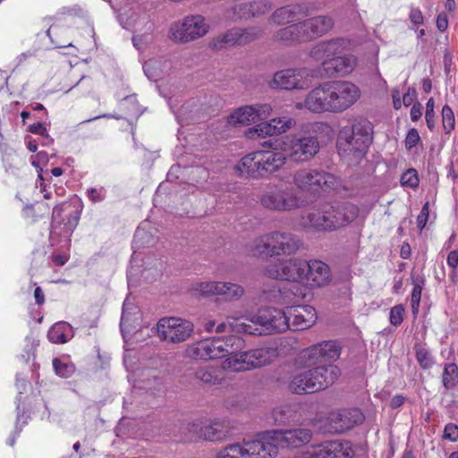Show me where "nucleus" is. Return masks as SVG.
Listing matches in <instances>:
<instances>
[{
  "label": "nucleus",
  "instance_id": "64",
  "mask_svg": "<svg viewBox=\"0 0 458 458\" xmlns=\"http://www.w3.org/2000/svg\"><path fill=\"white\" fill-rule=\"evenodd\" d=\"M48 160V157L47 153L40 151L35 156H31V164L35 167H40V165H45Z\"/></svg>",
  "mask_w": 458,
  "mask_h": 458
},
{
  "label": "nucleus",
  "instance_id": "61",
  "mask_svg": "<svg viewBox=\"0 0 458 458\" xmlns=\"http://www.w3.org/2000/svg\"><path fill=\"white\" fill-rule=\"evenodd\" d=\"M409 18L414 25H421L424 22L422 13L419 8L412 7L411 9Z\"/></svg>",
  "mask_w": 458,
  "mask_h": 458
},
{
  "label": "nucleus",
  "instance_id": "11",
  "mask_svg": "<svg viewBox=\"0 0 458 458\" xmlns=\"http://www.w3.org/2000/svg\"><path fill=\"white\" fill-rule=\"evenodd\" d=\"M269 104L246 105L234 109L226 118L228 126H248L259 120H266L272 114Z\"/></svg>",
  "mask_w": 458,
  "mask_h": 458
},
{
  "label": "nucleus",
  "instance_id": "50",
  "mask_svg": "<svg viewBox=\"0 0 458 458\" xmlns=\"http://www.w3.org/2000/svg\"><path fill=\"white\" fill-rule=\"evenodd\" d=\"M216 458H244L242 443H233L221 448Z\"/></svg>",
  "mask_w": 458,
  "mask_h": 458
},
{
  "label": "nucleus",
  "instance_id": "33",
  "mask_svg": "<svg viewBox=\"0 0 458 458\" xmlns=\"http://www.w3.org/2000/svg\"><path fill=\"white\" fill-rule=\"evenodd\" d=\"M251 369H258L272 363L279 355L277 347L262 346L248 351Z\"/></svg>",
  "mask_w": 458,
  "mask_h": 458
},
{
  "label": "nucleus",
  "instance_id": "57",
  "mask_svg": "<svg viewBox=\"0 0 458 458\" xmlns=\"http://www.w3.org/2000/svg\"><path fill=\"white\" fill-rule=\"evenodd\" d=\"M443 438L453 443L458 442V425L454 423H447L445 426Z\"/></svg>",
  "mask_w": 458,
  "mask_h": 458
},
{
  "label": "nucleus",
  "instance_id": "18",
  "mask_svg": "<svg viewBox=\"0 0 458 458\" xmlns=\"http://www.w3.org/2000/svg\"><path fill=\"white\" fill-rule=\"evenodd\" d=\"M220 337L206 338L189 344L184 352L186 358L209 360L224 358Z\"/></svg>",
  "mask_w": 458,
  "mask_h": 458
},
{
  "label": "nucleus",
  "instance_id": "21",
  "mask_svg": "<svg viewBox=\"0 0 458 458\" xmlns=\"http://www.w3.org/2000/svg\"><path fill=\"white\" fill-rule=\"evenodd\" d=\"M277 453L284 448H300L312 439V431L308 428L272 429Z\"/></svg>",
  "mask_w": 458,
  "mask_h": 458
},
{
  "label": "nucleus",
  "instance_id": "27",
  "mask_svg": "<svg viewBox=\"0 0 458 458\" xmlns=\"http://www.w3.org/2000/svg\"><path fill=\"white\" fill-rule=\"evenodd\" d=\"M310 371L318 392L333 385L341 374L340 369L333 364L318 366Z\"/></svg>",
  "mask_w": 458,
  "mask_h": 458
},
{
  "label": "nucleus",
  "instance_id": "32",
  "mask_svg": "<svg viewBox=\"0 0 458 458\" xmlns=\"http://www.w3.org/2000/svg\"><path fill=\"white\" fill-rule=\"evenodd\" d=\"M225 357L221 363L222 370L234 373L252 370L248 351H240Z\"/></svg>",
  "mask_w": 458,
  "mask_h": 458
},
{
  "label": "nucleus",
  "instance_id": "44",
  "mask_svg": "<svg viewBox=\"0 0 458 458\" xmlns=\"http://www.w3.org/2000/svg\"><path fill=\"white\" fill-rule=\"evenodd\" d=\"M350 146L351 145H340L338 146L337 151L342 157V159L346 162L348 165H356L365 156L367 151L359 148H352L349 149V153H346L348 150L346 147Z\"/></svg>",
  "mask_w": 458,
  "mask_h": 458
},
{
  "label": "nucleus",
  "instance_id": "46",
  "mask_svg": "<svg viewBox=\"0 0 458 458\" xmlns=\"http://www.w3.org/2000/svg\"><path fill=\"white\" fill-rule=\"evenodd\" d=\"M221 344L224 357H225L228 354L242 351L244 348L245 341L240 336L231 335L223 339L221 338Z\"/></svg>",
  "mask_w": 458,
  "mask_h": 458
},
{
  "label": "nucleus",
  "instance_id": "35",
  "mask_svg": "<svg viewBox=\"0 0 458 458\" xmlns=\"http://www.w3.org/2000/svg\"><path fill=\"white\" fill-rule=\"evenodd\" d=\"M229 330L238 334L260 335L259 325L255 323V315L251 317H227Z\"/></svg>",
  "mask_w": 458,
  "mask_h": 458
},
{
  "label": "nucleus",
  "instance_id": "4",
  "mask_svg": "<svg viewBox=\"0 0 458 458\" xmlns=\"http://www.w3.org/2000/svg\"><path fill=\"white\" fill-rule=\"evenodd\" d=\"M333 27L330 16L318 15L278 30L274 39L287 43L309 42L327 34Z\"/></svg>",
  "mask_w": 458,
  "mask_h": 458
},
{
  "label": "nucleus",
  "instance_id": "43",
  "mask_svg": "<svg viewBox=\"0 0 458 458\" xmlns=\"http://www.w3.org/2000/svg\"><path fill=\"white\" fill-rule=\"evenodd\" d=\"M244 294V289L238 284L219 282L217 295L224 296L226 300H237Z\"/></svg>",
  "mask_w": 458,
  "mask_h": 458
},
{
  "label": "nucleus",
  "instance_id": "36",
  "mask_svg": "<svg viewBox=\"0 0 458 458\" xmlns=\"http://www.w3.org/2000/svg\"><path fill=\"white\" fill-rule=\"evenodd\" d=\"M286 159L293 162H305L312 158L318 151L319 145H284Z\"/></svg>",
  "mask_w": 458,
  "mask_h": 458
},
{
  "label": "nucleus",
  "instance_id": "53",
  "mask_svg": "<svg viewBox=\"0 0 458 458\" xmlns=\"http://www.w3.org/2000/svg\"><path fill=\"white\" fill-rule=\"evenodd\" d=\"M443 126L446 132L454 128V114L452 108L448 105H445L442 108Z\"/></svg>",
  "mask_w": 458,
  "mask_h": 458
},
{
  "label": "nucleus",
  "instance_id": "15",
  "mask_svg": "<svg viewBox=\"0 0 458 458\" xmlns=\"http://www.w3.org/2000/svg\"><path fill=\"white\" fill-rule=\"evenodd\" d=\"M260 335L282 333L290 329V318L285 311L278 309H266L255 315Z\"/></svg>",
  "mask_w": 458,
  "mask_h": 458
},
{
  "label": "nucleus",
  "instance_id": "31",
  "mask_svg": "<svg viewBox=\"0 0 458 458\" xmlns=\"http://www.w3.org/2000/svg\"><path fill=\"white\" fill-rule=\"evenodd\" d=\"M278 247H281L279 240L268 239L267 234H264L255 239L248 246V253L253 257L279 256L280 254H276Z\"/></svg>",
  "mask_w": 458,
  "mask_h": 458
},
{
  "label": "nucleus",
  "instance_id": "1",
  "mask_svg": "<svg viewBox=\"0 0 458 458\" xmlns=\"http://www.w3.org/2000/svg\"><path fill=\"white\" fill-rule=\"evenodd\" d=\"M361 96L360 88L349 81H329L319 83L310 90L297 109L312 114H340L351 108Z\"/></svg>",
  "mask_w": 458,
  "mask_h": 458
},
{
  "label": "nucleus",
  "instance_id": "38",
  "mask_svg": "<svg viewBox=\"0 0 458 458\" xmlns=\"http://www.w3.org/2000/svg\"><path fill=\"white\" fill-rule=\"evenodd\" d=\"M306 297V289L299 284H293L289 288L279 291V300L283 304L296 306L295 304L303 301Z\"/></svg>",
  "mask_w": 458,
  "mask_h": 458
},
{
  "label": "nucleus",
  "instance_id": "63",
  "mask_svg": "<svg viewBox=\"0 0 458 458\" xmlns=\"http://www.w3.org/2000/svg\"><path fill=\"white\" fill-rule=\"evenodd\" d=\"M436 25L439 31H445L448 27L447 14L445 13H440L437 17Z\"/></svg>",
  "mask_w": 458,
  "mask_h": 458
},
{
  "label": "nucleus",
  "instance_id": "39",
  "mask_svg": "<svg viewBox=\"0 0 458 458\" xmlns=\"http://www.w3.org/2000/svg\"><path fill=\"white\" fill-rule=\"evenodd\" d=\"M411 284L413 288L411 294V306L412 314L416 316L419 313L422 290L426 284L425 276L423 275L412 276Z\"/></svg>",
  "mask_w": 458,
  "mask_h": 458
},
{
  "label": "nucleus",
  "instance_id": "17",
  "mask_svg": "<svg viewBox=\"0 0 458 458\" xmlns=\"http://www.w3.org/2000/svg\"><path fill=\"white\" fill-rule=\"evenodd\" d=\"M335 132L326 122L302 123L294 134L292 143H324L332 140Z\"/></svg>",
  "mask_w": 458,
  "mask_h": 458
},
{
  "label": "nucleus",
  "instance_id": "52",
  "mask_svg": "<svg viewBox=\"0 0 458 458\" xmlns=\"http://www.w3.org/2000/svg\"><path fill=\"white\" fill-rule=\"evenodd\" d=\"M405 309L403 304H397L390 309L389 321L394 327H399L403 322Z\"/></svg>",
  "mask_w": 458,
  "mask_h": 458
},
{
  "label": "nucleus",
  "instance_id": "3",
  "mask_svg": "<svg viewBox=\"0 0 458 458\" xmlns=\"http://www.w3.org/2000/svg\"><path fill=\"white\" fill-rule=\"evenodd\" d=\"M285 161V149L267 148L244 156L234 170L241 177L258 179L276 172Z\"/></svg>",
  "mask_w": 458,
  "mask_h": 458
},
{
  "label": "nucleus",
  "instance_id": "12",
  "mask_svg": "<svg viewBox=\"0 0 458 458\" xmlns=\"http://www.w3.org/2000/svg\"><path fill=\"white\" fill-rule=\"evenodd\" d=\"M341 348L335 341H324L302 350L299 356L301 367H310L322 360H335L340 357Z\"/></svg>",
  "mask_w": 458,
  "mask_h": 458
},
{
  "label": "nucleus",
  "instance_id": "49",
  "mask_svg": "<svg viewBox=\"0 0 458 458\" xmlns=\"http://www.w3.org/2000/svg\"><path fill=\"white\" fill-rule=\"evenodd\" d=\"M415 357L420 367L424 370L430 369L435 364V360L430 351L423 346L415 347Z\"/></svg>",
  "mask_w": 458,
  "mask_h": 458
},
{
  "label": "nucleus",
  "instance_id": "45",
  "mask_svg": "<svg viewBox=\"0 0 458 458\" xmlns=\"http://www.w3.org/2000/svg\"><path fill=\"white\" fill-rule=\"evenodd\" d=\"M219 282H200L191 285V293L195 297L217 295Z\"/></svg>",
  "mask_w": 458,
  "mask_h": 458
},
{
  "label": "nucleus",
  "instance_id": "22",
  "mask_svg": "<svg viewBox=\"0 0 458 458\" xmlns=\"http://www.w3.org/2000/svg\"><path fill=\"white\" fill-rule=\"evenodd\" d=\"M327 420L329 431L341 434L361 424L364 420V415L358 408L342 409L330 412Z\"/></svg>",
  "mask_w": 458,
  "mask_h": 458
},
{
  "label": "nucleus",
  "instance_id": "23",
  "mask_svg": "<svg viewBox=\"0 0 458 458\" xmlns=\"http://www.w3.org/2000/svg\"><path fill=\"white\" fill-rule=\"evenodd\" d=\"M310 455L312 458H352L354 450L350 441L331 440L312 446Z\"/></svg>",
  "mask_w": 458,
  "mask_h": 458
},
{
  "label": "nucleus",
  "instance_id": "40",
  "mask_svg": "<svg viewBox=\"0 0 458 458\" xmlns=\"http://www.w3.org/2000/svg\"><path fill=\"white\" fill-rule=\"evenodd\" d=\"M71 326L67 322H57L47 332V338L53 344H65L69 341Z\"/></svg>",
  "mask_w": 458,
  "mask_h": 458
},
{
  "label": "nucleus",
  "instance_id": "20",
  "mask_svg": "<svg viewBox=\"0 0 458 458\" xmlns=\"http://www.w3.org/2000/svg\"><path fill=\"white\" fill-rule=\"evenodd\" d=\"M339 140L345 143H372L373 124L367 119H355L351 125L344 126L338 134Z\"/></svg>",
  "mask_w": 458,
  "mask_h": 458
},
{
  "label": "nucleus",
  "instance_id": "16",
  "mask_svg": "<svg viewBox=\"0 0 458 458\" xmlns=\"http://www.w3.org/2000/svg\"><path fill=\"white\" fill-rule=\"evenodd\" d=\"M71 208V205L63 202L53 208L52 238L64 237L67 243L71 242V236L77 227L80 213L77 210L70 211L65 219H61L62 213Z\"/></svg>",
  "mask_w": 458,
  "mask_h": 458
},
{
  "label": "nucleus",
  "instance_id": "58",
  "mask_svg": "<svg viewBox=\"0 0 458 458\" xmlns=\"http://www.w3.org/2000/svg\"><path fill=\"white\" fill-rule=\"evenodd\" d=\"M434 105H435V102L432 98H429L426 104L425 118L427 121L428 127L429 129H433L434 125H435V123H434V116H435Z\"/></svg>",
  "mask_w": 458,
  "mask_h": 458
},
{
  "label": "nucleus",
  "instance_id": "9",
  "mask_svg": "<svg viewBox=\"0 0 458 458\" xmlns=\"http://www.w3.org/2000/svg\"><path fill=\"white\" fill-rule=\"evenodd\" d=\"M305 267L306 261L298 258L278 259L264 267L263 274L271 279L302 282L305 277Z\"/></svg>",
  "mask_w": 458,
  "mask_h": 458
},
{
  "label": "nucleus",
  "instance_id": "14",
  "mask_svg": "<svg viewBox=\"0 0 458 458\" xmlns=\"http://www.w3.org/2000/svg\"><path fill=\"white\" fill-rule=\"evenodd\" d=\"M242 447L244 458H275L278 454L271 430L257 434L254 439H244Z\"/></svg>",
  "mask_w": 458,
  "mask_h": 458
},
{
  "label": "nucleus",
  "instance_id": "48",
  "mask_svg": "<svg viewBox=\"0 0 458 458\" xmlns=\"http://www.w3.org/2000/svg\"><path fill=\"white\" fill-rule=\"evenodd\" d=\"M52 364L55 373L63 378L71 377L76 370L75 365L72 362L64 361L59 358H54Z\"/></svg>",
  "mask_w": 458,
  "mask_h": 458
},
{
  "label": "nucleus",
  "instance_id": "59",
  "mask_svg": "<svg viewBox=\"0 0 458 458\" xmlns=\"http://www.w3.org/2000/svg\"><path fill=\"white\" fill-rule=\"evenodd\" d=\"M87 196L92 202H100L105 199L103 188H90L87 191Z\"/></svg>",
  "mask_w": 458,
  "mask_h": 458
},
{
  "label": "nucleus",
  "instance_id": "10",
  "mask_svg": "<svg viewBox=\"0 0 458 458\" xmlns=\"http://www.w3.org/2000/svg\"><path fill=\"white\" fill-rule=\"evenodd\" d=\"M263 34L264 31L260 28H233L214 38L210 42V47L219 50L228 47L243 46L261 38Z\"/></svg>",
  "mask_w": 458,
  "mask_h": 458
},
{
  "label": "nucleus",
  "instance_id": "6",
  "mask_svg": "<svg viewBox=\"0 0 458 458\" xmlns=\"http://www.w3.org/2000/svg\"><path fill=\"white\" fill-rule=\"evenodd\" d=\"M208 25L201 15H188L174 22L169 29V38L175 43H188L204 37Z\"/></svg>",
  "mask_w": 458,
  "mask_h": 458
},
{
  "label": "nucleus",
  "instance_id": "51",
  "mask_svg": "<svg viewBox=\"0 0 458 458\" xmlns=\"http://www.w3.org/2000/svg\"><path fill=\"white\" fill-rule=\"evenodd\" d=\"M400 182L403 187L416 188L420 182L417 171L413 168L406 170L402 174Z\"/></svg>",
  "mask_w": 458,
  "mask_h": 458
},
{
  "label": "nucleus",
  "instance_id": "24",
  "mask_svg": "<svg viewBox=\"0 0 458 458\" xmlns=\"http://www.w3.org/2000/svg\"><path fill=\"white\" fill-rule=\"evenodd\" d=\"M331 278V269L327 263L318 259L306 261L304 281L309 286L323 287L330 283Z\"/></svg>",
  "mask_w": 458,
  "mask_h": 458
},
{
  "label": "nucleus",
  "instance_id": "60",
  "mask_svg": "<svg viewBox=\"0 0 458 458\" xmlns=\"http://www.w3.org/2000/svg\"><path fill=\"white\" fill-rule=\"evenodd\" d=\"M428 214H429V210H428V203L427 202L421 208L418 217H417V223H418V227L421 230L425 227L427 222H428Z\"/></svg>",
  "mask_w": 458,
  "mask_h": 458
},
{
  "label": "nucleus",
  "instance_id": "30",
  "mask_svg": "<svg viewBox=\"0 0 458 458\" xmlns=\"http://www.w3.org/2000/svg\"><path fill=\"white\" fill-rule=\"evenodd\" d=\"M288 390L296 394L318 392L310 369L293 375L288 382Z\"/></svg>",
  "mask_w": 458,
  "mask_h": 458
},
{
  "label": "nucleus",
  "instance_id": "28",
  "mask_svg": "<svg viewBox=\"0 0 458 458\" xmlns=\"http://www.w3.org/2000/svg\"><path fill=\"white\" fill-rule=\"evenodd\" d=\"M344 49L342 39H331L321 41L315 45L310 50V57L316 61H325L337 56Z\"/></svg>",
  "mask_w": 458,
  "mask_h": 458
},
{
  "label": "nucleus",
  "instance_id": "2",
  "mask_svg": "<svg viewBox=\"0 0 458 458\" xmlns=\"http://www.w3.org/2000/svg\"><path fill=\"white\" fill-rule=\"evenodd\" d=\"M359 214L356 205L350 202L325 204L307 215V225L320 232H331L352 222Z\"/></svg>",
  "mask_w": 458,
  "mask_h": 458
},
{
  "label": "nucleus",
  "instance_id": "8",
  "mask_svg": "<svg viewBox=\"0 0 458 458\" xmlns=\"http://www.w3.org/2000/svg\"><path fill=\"white\" fill-rule=\"evenodd\" d=\"M193 324L178 317H165L157 323V336L161 341L180 344L189 339L193 333Z\"/></svg>",
  "mask_w": 458,
  "mask_h": 458
},
{
  "label": "nucleus",
  "instance_id": "5",
  "mask_svg": "<svg viewBox=\"0 0 458 458\" xmlns=\"http://www.w3.org/2000/svg\"><path fill=\"white\" fill-rule=\"evenodd\" d=\"M293 182L302 191L330 192L346 190L340 177L325 171L302 169L293 175Z\"/></svg>",
  "mask_w": 458,
  "mask_h": 458
},
{
  "label": "nucleus",
  "instance_id": "47",
  "mask_svg": "<svg viewBox=\"0 0 458 458\" xmlns=\"http://www.w3.org/2000/svg\"><path fill=\"white\" fill-rule=\"evenodd\" d=\"M50 207L48 204L38 201L30 207H26L23 210L24 216L31 218L32 220H38L49 214Z\"/></svg>",
  "mask_w": 458,
  "mask_h": 458
},
{
  "label": "nucleus",
  "instance_id": "13",
  "mask_svg": "<svg viewBox=\"0 0 458 458\" xmlns=\"http://www.w3.org/2000/svg\"><path fill=\"white\" fill-rule=\"evenodd\" d=\"M296 125L295 119L292 117L273 118L267 122L247 129L244 135L249 140H258L269 137L278 136Z\"/></svg>",
  "mask_w": 458,
  "mask_h": 458
},
{
  "label": "nucleus",
  "instance_id": "34",
  "mask_svg": "<svg viewBox=\"0 0 458 458\" xmlns=\"http://www.w3.org/2000/svg\"><path fill=\"white\" fill-rule=\"evenodd\" d=\"M267 238L280 241L281 247L276 249V254L292 255L297 252L301 246V241L289 233L272 232L267 233Z\"/></svg>",
  "mask_w": 458,
  "mask_h": 458
},
{
  "label": "nucleus",
  "instance_id": "29",
  "mask_svg": "<svg viewBox=\"0 0 458 458\" xmlns=\"http://www.w3.org/2000/svg\"><path fill=\"white\" fill-rule=\"evenodd\" d=\"M309 8L305 4H291L276 10L270 17L271 22L283 25L293 22L300 16L308 15Z\"/></svg>",
  "mask_w": 458,
  "mask_h": 458
},
{
  "label": "nucleus",
  "instance_id": "62",
  "mask_svg": "<svg viewBox=\"0 0 458 458\" xmlns=\"http://www.w3.org/2000/svg\"><path fill=\"white\" fill-rule=\"evenodd\" d=\"M123 105H129L130 111L132 114H139V104L135 96H127L123 99Z\"/></svg>",
  "mask_w": 458,
  "mask_h": 458
},
{
  "label": "nucleus",
  "instance_id": "56",
  "mask_svg": "<svg viewBox=\"0 0 458 458\" xmlns=\"http://www.w3.org/2000/svg\"><path fill=\"white\" fill-rule=\"evenodd\" d=\"M250 6H251L250 1L235 4L233 7V12L239 19H249L252 17L251 8Z\"/></svg>",
  "mask_w": 458,
  "mask_h": 458
},
{
  "label": "nucleus",
  "instance_id": "37",
  "mask_svg": "<svg viewBox=\"0 0 458 458\" xmlns=\"http://www.w3.org/2000/svg\"><path fill=\"white\" fill-rule=\"evenodd\" d=\"M195 377L206 385H221L225 379L221 367L215 366L199 367L195 371Z\"/></svg>",
  "mask_w": 458,
  "mask_h": 458
},
{
  "label": "nucleus",
  "instance_id": "42",
  "mask_svg": "<svg viewBox=\"0 0 458 458\" xmlns=\"http://www.w3.org/2000/svg\"><path fill=\"white\" fill-rule=\"evenodd\" d=\"M225 436L223 426L216 422L201 427L198 431V437L206 441H218Z\"/></svg>",
  "mask_w": 458,
  "mask_h": 458
},
{
  "label": "nucleus",
  "instance_id": "54",
  "mask_svg": "<svg viewBox=\"0 0 458 458\" xmlns=\"http://www.w3.org/2000/svg\"><path fill=\"white\" fill-rule=\"evenodd\" d=\"M159 67V63L157 60H148L143 65L145 74L151 80H157L160 77L161 72L157 70Z\"/></svg>",
  "mask_w": 458,
  "mask_h": 458
},
{
  "label": "nucleus",
  "instance_id": "25",
  "mask_svg": "<svg viewBox=\"0 0 458 458\" xmlns=\"http://www.w3.org/2000/svg\"><path fill=\"white\" fill-rule=\"evenodd\" d=\"M325 74L329 77L347 76L357 66V58L351 54L337 55L321 63Z\"/></svg>",
  "mask_w": 458,
  "mask_h": 458
},
{
  "label": "nucleus",
  "instance_id": "26",
  "mask_svg": "<svg viewBox=\"0 0 458 458\" xmlns=\"http://www.w3.org/2000/svg\"><path fill=\"white\" fill-rule=\"evenodd\" d=\"M290 318V329L304 330L312 327L317 320V311L310 305H296L287 307Z\"/></svg>",
  "mask_w": 458,
  "mask_h": 458
},
{
  "label": "nucleus",
  "instance_id": "19",
  "mask_svg": "<svg viewBox=\"0 0 458 458\" xmlns=\"http://www.w3.org/2000/svg\"><path fill=\"white\" fill-rule=\"evenodd\" d=\"M308 75L305 68L281 70L274 74L270 87L285 90L303 89L310 84Z\"/></svg>",
  "mask_w": 458,
  "mask_h": 458
},
{
  "label": "nucleus",
  "instance_id": "55",
  "mask_svg": "<svg viewBox=\"0 0 458 458\" xmlns=\"http://www.w3.org/2000/svg\"><path fill=\"white\" fill-rule=\"evenodd\" d=\"M252 17L267 13L271 6L264 0L250 1Z\"/></svg>",
  "mask_w": 458,
  "mask_h": 458
},
{
  "label": "nucleus",
  "instance_id": "7",
  "mask_svg": "<svg viewBox=\"0 0 458 458\" xmlns=\"http://www.w3.org/2000/svg\"><path fill=\"white\" fill-rule=\"evenodd\" d=\"M260 204L269 210L291 211L301 207V199L293 188L276 185L261 195Z\"/></svg>",
  "mask_w": 458,
  "mask_h": 458
},
{
  "label": "nucleus",
  "instance_id": "41",
  "mask_svg": "<svg viewBox=\"0 0 458 458\" xmlns=\"http://www.w3.org/2000/svg\"><path fill=\"white\" fill-rule=\"evenodd\" d=\"M441 381L445 390H453L458 385V365L455 362L444 364Z\"/></svg>",
  "mask_w": 458,
  "mask_h": 458
}]
</instances>
